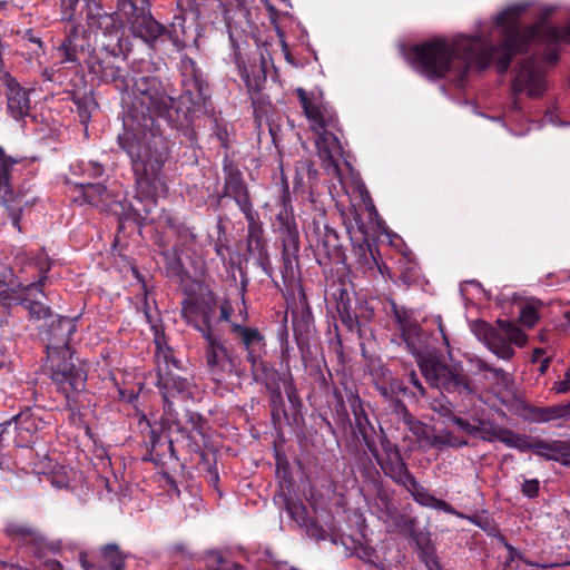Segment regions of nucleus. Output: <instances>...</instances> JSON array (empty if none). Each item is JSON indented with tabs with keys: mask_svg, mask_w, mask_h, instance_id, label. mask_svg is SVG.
Instances as JSON below:
<instances>
[{
	"mask_svg": "<svg viewBox=\"0 0 570 570\" xmlns=\"http://www.w3.org/2000/svg\"><path fill=\"white\" fill-rule=\"evenodd\" d=\"M275 232L282 244V267L284 281L295 279L298 274L299 233L293 210L282 208L275 216Z\"/></svg>",
	"mask_w": 570,
	"mask_h": 570,
	"instance_id": "10",
	"label": "nucleus"
},
{
	"mask_svg": "<svg viewBox=\"0 0 570 570\" xmlns=\"http://www.w3.org/2000/svg\"><path fill=\"white\" fill-rule=\"evenodd\" d=\"M244 214L247 222V230L262 228L263 224L259 219V214L254 209L252 199L237 206Z\"/></svg>",
	"mask_w": 570,
	"mask_h": 570,
	"instance_id": "55",
	"label": "nucleus"
},
{
	"mask_svg": "<svg viewBox=\"0 0 570 570\" xmlns=\"http://www.w3.org/2000/svg\"><path fill=\"white\" fill-rule=\"evenodd\" d=\"M295 95L301 104L303 112L315 132L340 129V121L335 110L322 102L323 94L296 88Z\"/></svg>",
	"mask_w": 570,
	"mask_h": 570,
	"instance_id": "14",
	"label": "nucleus"
},
{
	"mask_svg": "<svg viewBox=\"0 0 570 570\" xmlns=\"http://www.w3.org/2000/svg\"><path fill=\"white\" fill-rule=\"evenodd\" d=\"M472 331L479 341H482L491 352L503 360H509L514 355L512 344L523 346L527 342V335L508 320H498L495 327L479 320L473 323Z\"/></svg>",
	"mask_w": 570,
	"mask_h": 570,
	"instance_id": "6",
	"label": "nucleus"
},
{
	"mask_svg": "<svg viewBox=\"0 0 570 570\" xmlns=\"http://www.w3.org/2000/svg\"><path fill=\"white\" fill-rule=\"evenodd\" d=\"M130 160L135 178L136 195L132 200L124 199L115 203L114 213L120 222H132L142 226L149 214L155 209L158 188L163 186V169L169 159L170 151L121 149Z\"/></svg>",
	"mask_w": 570,
	"mask_h": 570,
	"instance_id": "3",
	"label": "nucleus"
},
{
	"mask_svg": "<svg viewBox=\"0 0 570 570\" xmlns=\"http://www.w3.org/2000/svg\"><path fill=\"white\" fill-rule=\"evenodd\" d=\"M158 425H160L161 430H170L173 426H176L177 431H183L178 413L174 407L171 399L164 400L163 415Z\"/></svg>",
	"mask_w": 570,
	"mask_h": 570,
	"instance_id": "50",
	"label": "nucleus"
},
{
	"mask_svg": "<svg viewBox=\"0 0 570 570\" xmlns=\"http://www.w3.org/2000/svg\"><path fill=\"white\" fill-rule=\"evenodd\" d=\"M505 432L507 428L500 426L489 419L481 417L478 421V432L475 439L489 443H492L494 441L503 443Z\"/></svg>",
	"mask_w": 570,
	"mask_h": 570,
	"instance_id": "44",
	"label": "nucleus"
},
{
	"mask_svg": "<svg viewBox=\"0 0 570 570\" xmlns=\"http://www.w3.org/2000/svg\"><path fill=\"white\" fill-rule=\"evenodd\" d=\"M17 163L18 160L7 155L3 147L0 146V194L3 205L9 210V218L13 227L21 230L22 206H30L33 200L24 199L23 194H16L11 187V168Z\"/></svg>",
	"mask_w": 570,
	"mask_h": 570,
	"instance_id": "15",
	"label": "nucleus"
},
{
	"mask_svg": "<svg viewBox=\"0 0 570 570\" xmlns=\"http://www.w3.org/2000/svg\"><path fill=\"white\" fill-rule=\"evenodd\" d=\"M22 306L28 309L29 316L37 321L52 318L53 316L50 307L38 301L22 298Z\"/></svg>",
	"mask_w": 570,
	"mask_h": 570,
	"instance_id": "52",
	"label": "nucleus"
},
{
	"mask_svg": "<svg viewBox=\"0 0 570 570\" xmlns=\"http://www.w3.org/2000/svg\"><path fill=\"white\" fill-rule=\"evenodd\" d=\"M30 91L22 87L13 77L8 76L4 81V96L7 111L17 121L23 120L30 114Z\"/></svg>",
	"mask_w": 570,
	"mask_h": 570,
	"instance_id": "26",
	"label": "nucleus"
},
{
	"mask_svg": "<svg viewBox=\"0 0 570 570\" xmlns=\"http://www.w3.org/2000/svg\"><path fill=\"white\" fill-rule=\"evenodd\" d=\"M401 487L404 488V490L411 494L412 499L422 507L425 505L431 495V493L416 480L414 474L406 479Z\"/></svg>",
	"mask_w": 570,
	"mask_h": 570,
	"instance_id": "49",
	"label": "nucleus"
},
{
	"mask_svg": "<svg viewBox=\"0 0 570 570\" xmlns=\"http://www.w3.org/2000/svg\"><path fill=\"white\" fill-rule=\"evenodd\" d=\"M522 494L529 499L537 498L540 491V482L538 479H525L522 483Z\"/></svg>",
	"mask_w": 570,
	"mask_h": 570,
	"instance_id": "61",
	"label": "nucleus"
},
{
	"mask_svg": "<svg viewBox=\"0 0 570 570\" xmlns=\"http://www.w3.org/2000/svg\"><path fill=\"white\" fill-rule=\"evenodd\" d=\"M96 0H61V20L70 24L80 23Z\"/></svg>",
	"mask_w": 570,
	"mask_h": 570,
	"instance_id": "38",
	"label": "nucleus"
},
{
	"mask_svg": "<svg viewBox=\"0 0 570 570\" xmlns=\"http://www.w3.org/2000/svg\"><path fill=\"white\" fill-rule=\"evenodd\" d=\"M400 333L409 353L419 357V367L432 387L449 394L470 395L474 393L471 379L461 367L450 366L434 356L422 357L425 348V337L417 322L401 330Z\"/></svg>",
	"mask_w": 570,
	"mask_h": 570,
	"instance_id": "4",
	"label": "nucleus"
},
{
	"mask_svg": "<svg viewBox=\"0 0 570 570\" xmlns=\"http://www.w3.org/2000/svg\"><path fill=\"white\" fill-rule=\"evenodd\" d=\"M230 333L235 336L237 344L245 353V360L249 363L253 380L256 383L267 384L272 367L271 364L265 361L267 344L263 333L256 327L245 326L238 323L230 324Z\"/></svg>",
	"mask_w": 570,
	"mask_h": 570,
	"instance_id": "7",
	"label": "nucleus"
},
{
	"mask_svg": "<svg viewBox=\"0 0 570 570\" xmlns=\"http://www.w3.org/2000/svg\"><path fill=\"white\" fill-rule=\"evenodd\" d=\"M535 438H531L527 434L517 433L510 429H507L503 444L519 450L520 452H527L533 450V443Z\"/></svg>",
	"mask_w": 570,
	"mask_h": 570,
	"instance_id": "47",
	"label": "nucleus"
},
{
	"mask_svg": "<svg viewBox=\"0 0 570 570\" xmlns=\"http://www.w3.org/2000/svg\"><path fill=\"white\" fill-rule=\"evenodd\" d=\"M470 446V442L465 436L455 434L454 432L442 429L432 434L430 448L438 451H444L446 449H462Z\"/></svg>",
	"mask_w": 570,
	"mask_h": 570,
	"instance_id": "39",
	"label": "nucleus"
},
{
	"mask_svg": "<svg viewBox=\"0 0 570 570\" xmlns=\"http://www.w3.org/2000/svg\"><path fill=\"white\" fill-rule=\"evenodd\" d=\"M539 321V312L535 303H525L519 313V322L527 326L533 327Z\"/></svg>",
	"mask_w": 570,
	"mask_h": 570,
	"instance_id": "54",
	"label": "nucleus"
},
{
	"mask_svg": "<svg viewBox=\"0 0 570 570\" xmlns=\"http://www.w3.org/2000/svg\"><path fill=\"white\" fill-rule=\"evenodd\" d=\"M130 553L124 551L115 542L100 546L94 554L95 560L89 558V553L79 554V563L83 570H125L126 560Z\"/></svg>",
	"mask_w": 570,
	"mask_h": 570,
	"instance_id": "20",
	"label": "nucleus"
},
{
	"mask_svg": "<svg viewBox=\"0 0 570 570\" xmlns=\"http://www.w3.org/2000/svg\"><path fill=\"white\" fill-rule=\"evenodd\" d=\"M355 425V433L358 435L363 442V444L366 446L367 451L371 453V455L374 459H377L379 456V446H377V431L375 429L374 423L370 417L364 420H357V422L354 423Z\"/></svg>",
	"mask_w": 570,
	"mask_h": 570,
	"instance_id": "40",
	"label": "nucleus"
},
{
	"mask_svg": "<svg viewBox=\"0 0 570 570\" xmlns=\"http://www.w3.org/2000/svg\"><path fill=\"white\" fill-rule=\"evenodd\" d=\"M43 421L36 416L30 407H26L9 420L1 422L0 435L2 440L11 430L16 433L14 442L18 446H28L33 442L36 433L42 429Z\"/></svg>",
	"mask_w": 570,
	"mask_h": 570,
	"instance_id": "19",
	"label": "nucleus"
},
{
	"mask_svg": "<svg viewBox=\"0 0 570 570\" xmlns=\"http://www.w3.org/2000/svg\"><path fill=\"white\" fill-rule=\"evenodd\" d=\"M301 304V307L292 309V325L297 346L303 350L307 344V336L314 330V317L305 295H303Z\"/></svg>",
	"mask_w": 570,
	"mask_h": 570,
	"instance_id": "30",
	"label": "nucleus"
},
{
	"mask_svg": "<svg viewBox=\"0 0 570 570\" xmlns=\"http://www.w3.org/2000/svg\"><path fill=\"white\" fill-rule=\"evenodd\" d=\"M383 473L390 478L396 485H402L406 479H409L413 473L409 470L406 462L402 458V455H397L395 459L383 460L381 454L379 453L377 459H374Z\"/></svg>",
	"mask_w": 570,
	"mask_h": 570,
	"instance_id": "36",
	"label": "nucleus"
},
{
	"mask_svg": "<svg viewBox=\"0 0 570 570\" xmlns=\"http://www.w3.org/2000/svg\"><path fill=\"white\" fill-rule=\"evenodd\" d=\"M72 102L77 108L78 116L81 124H87L91 118V111L97 107V104L91 95L83 94L81 96L73 95Z\"/></svg>",
	"mask_w": 570,
	"mask_h": 570,
	"instance_id": "48",
	"label": "nucleus"
},
{
	"mask_svg": "<svg viewBox=\"0 0 570 570\" xmlns=\"http://www.w3.org/2000/svg\"><path fill=\"white\" fill-rule=\"evenodd\" d=\"M49 370L52 382L58 390L70 400L85 389L87 373L80 364L72 361L69 354H48Z\"/></svg>",
	"mask_w": 570,
	"mask_h": 570,
	"instance_id": "11",
	"label": "nucleus"
},
{
	"mask_svg": "<svg viewBox=\"0 0 570 570\" xmlns=\"http://www.w3.org/2000/svg\"><path fill=\"white\" fill-rule=\"evenodd\" d=\"M391 518L393 519L394 525L400 533L409 534L411 537H416V533H415L416 520H415V518L404 514V513H400L397 511H395L391 515Z\"/></svg>",
	"mask_w": 570,
	"mask_h": 570,
	"instance_id": "53",
	"label": "nucleus"
},
{
	"mask_svg": "<svg viewBox=\"0 0 570 570\" xmlns=\"http://www.w3.org/2000/svg\"><path fill=\"white\" fill-rule=\"evenodd\" d=\"M149 0H122L118 11L130 24L135 37L141 38L150 48L168 42L166 26L158 22L149 11Z\"/></svg>",
	"mask_w": 570,
	"mask_h": 570,
	"instance_id": "8",
	"label": "nucleus"
},
{
	"mask_svg": "<svg viewBox=\"0 0 570 570\" xmlns=\"http://www.w3.org/2000/svg\"><path fill=\"white\" fill-rule=\"evenodd\" d=\"M239 76L245 82L248 92H259L266 82V70L264 62L259 67L248 70L246 66L238 65Z\"/></svg>",
	"mask_w": 570,
	"mask_h": 570,
	"instance_id": "43",
	"label": "nucleus"
},
{
	"mask_svg": "<svg viewBox=\"0 0 570 570\" xmlns=\"http://www.w3.org/2000/svg\"><path fill=\"white\" fill-rule=\"evenodd\" d=\"M424 507L425 508L435 509V510H440V511H443V512L449 513V514H455L456 513V511L453 508V505H451L450 503H448L444 500L435 498L433 494L430 495V498L426 501Z\"/></svg>",
	"mask_w": 570,
	"mask_h": 570,
	"instance_id": "60",
	"label": "nucleus"
},
{
	"mask_svg": "<svg viewBox=\"0 0 570 570\" xmlns=\"http://www.w3.org/2000/svg\"><path fill=\"white\" fill-rule=\"evenodd\" d=\"M415 542L420 550V557L429 569L432 570V567H438L434 548L431 546L430 540L422 534H417Z\"/></svg>",
	"mask_w": 570,
	"mask_h": 570,
	"instance_id": "51",
	"label": "nucleus"
},
{
	"mask_svg": "<svg viewBox=\"0 0 570 570\" xmlns=\"http://www.w3.org/2000/svg\"><path fill=\"white\" fill-rule=\"evenodd\" d=\"M203 348L207 372L214 381L222 382L232 374H238L242 358L219 333L204 337Z\"/></svg>",
	"mask_w": 570,
	"mask_h": 570,
	"instance_id": "9",
	"label": "nucleus"
},
{
	"mask_svg": "<svg viewBox=\"0 0 570 570\" xmlns=\"http://www.w3.org/2000/svg\"><path fill=\"white\" fill-rule=\"evenodd\" d=\"M149 432L147 435L146 444L148 449V454L144 456L145 461L158 463L161 461L164 456V451H161L160 448L167 446L169 451H174V444L173 441L169 439L168 435L164 436L163 433L165 430L160 429V425L157 423L149 424Z\"/></svg>",
	"mask_w": 570,
	"mask_h": 570,
	"instance_id": "34",
	"label": "nucleus"
},
{
	"mask_svg": "<svg viewBox=\"0 0 570 570\" xmlns=\"http://www.w3.org/2000/svg\"><path fill=\"white\" fill-rule=\"evenodd\" d=\"M223 179L222 198H232L237 206L252 199L243 173L227 156L223 160Z\"/></svg>",
	"mask_w": 570,
	"mask_h": 570,
	"instance_id": "24",
	"label": "nucleus"
},
{
	"mask_svg": "<svg viewBox=\"0 0 570 570\" xmlns=\"http://www.w3.org/2000/svg\"><path fill=\"white\" fill-rule=\"evenodd\" d=\"M127 49L118 39L117 42H102L98 49L87 53L83 63L88 73L100 83H111L119 92H127L129 80L120 62L126 59Z\"/></svg>",
	"mask_w": 570,
	"mask_h": 570,
	"instance_id": "5",
	"label": "nucleus"
},
{
	"mask_svg": "<svg viewBox=\"0 0 570 570\" xmlns=\"http://www.w3.org/2000/svg\"><path fill=\"white\" fill-rule=\"evenodd\" d=\"M395 416L397 421L402 423L409 432L415 438L416 442L421 446H430L432 439V429L426 423L417 420L404 404V402L395 403Z\"/></svg>",
	"mask_w": 570,
	"mask_h": 570,
	"instance_id": "28",
	"label": "nucleus"
},
{
	"mask_svg": "<svg viewBox=\"0 0 570 570\" xmlns=\"http://www.w3.org/2000/svg\"><path fill=\"white\" fill-rule=\"evenodd\" d=\"M552 391L557 394H567L570 392V367L567 370L563 380L554 382Z\"/></svg>",
	"mask_w": 570,
	"mask_h": 570,
	"instance_id": "64",
	"label": "nucleus"
},
{
	"mask_svg": "<svg viewBox=\"0 0 570 570\" xmlns=\"http://www.w3.org/2000/svg\"><path fill=\"white\" fill-rule=\"evenodd\" d=\"M215 306L204 298L188 297L181 302V317L200 333L202 337L217 334L213 326Z\"/></svg>",
	"mask_w": 570,
	"mask_h": 570,
	"instance_id": "18",
	"label": "nucleus"
},
{
	"mask_svg": "<svg viewBox=\"0 0 570 570\" xmlns=\"http://www.w3.org/2000/svg\"><path fill=\"white\" fill-rule=\"evenodd\" d=\"M481 417H473L472 421L462 416H451V423L456 425L458 429L465 434L475 439L478 432V421Z\"/></svg>",
	"mask_w": 570,
	"mask_h": 570,
	"instance_id": "56",
	"label": "nucleus"
},
{
	"mask_svg": "<svg viewBox=\"0 0 570 570\" xmlns=\"http://www.w3.org/2000/svg\"><path fill=\"white\" fill-rule=\"evenodd\" d=\"M184 245L179 242L175 243L170 248L161 252L165 262L166 275L168 277L184 279L188 273L185 269L181 254Z\"/></svg>",
	"mask_w": 570,
	"mask_h": 570,
	"instance_id": "37",
	"label": "nucleus"
},
{
	"mask_svg": "<svg viewBox=\"0 0 570 570\" xmlns=\"http://www.w3.org/2000/svg\"><path fill=\"white\" fill-rule=\"evenodd\" d=\"M517 412L528 423H556V426L560 428L570 422V400L566 403L548 406H537L529 402H521Z\"/></svg>",
	"mask_w": 570,
	"mask_h": 570,
	"instance_id": "17",
	"label": "nucleus"
},
{
	"mask_svg": "<svg viewBox=\"0 0 570 570\" xmlns=\"http://www.w3.org/2000/svg\"><path fill=\"white\" fill-rule=\"evenodd\" d=\"M246 248L247 252L256 259L258 266L266 274H269L272 266L263 227L247 230Z\"/></svg>",
	"mask_w": 570,
	"mask_h": 570,
	"instance_id": "33",
	"label": "nucleus"
},
{
	"mask_svg": "<svg viewBox=\"0 0 570 570\" xmlns=\"http://www.w3.org/2000/svg\"><path fill=\"white\" fill-rule=\"evenodd\" d=\"M77 331L76 320L66 316L51 318L45 332L47 341V354L65 353L70 355L71 336Z\"/></svg>",
	"mask_w": 570,
	"mask_h": 570,
	"instance_id": "22",
	"label": "nucleus"
},
{
	"mask_svg": "<svg viewBox=\"0 0 570 570\" xmlns=\"http://www.w3.org/2000/svg\"><path fill=\"white\" fill-rule=\"evenodd\" d=\"M356 554L360 559L371 564H376L379 560L377 552L372 547H361L356 550Z\"/></svg>",
	"mask_w": 570,
	"mask_h": 570,
	"instance_id": "63",
	"label": "nucleus"
},
{
	"mask_svg": "<svg viewBox=\"0 0 570 570\" xmlns=\"http://www.w3.org/2000/svg\"><path fill=\"white\" fill-rule=\"evenodd\" d=\"M91 33L81 23H72L66 27L65 38L58 47L63 57V62L83 63L87 53H91Z\"/></svg>",
	"mask_w": 570,
	"mask_h": 570,
	"instance_id": "16",
	"label": "nucleus"
},
{
	"mask_svg": "<svg viewBox=\"0 0 570 570\" xmlns=\"http://www.w3.org/2000/svg\"><path fill=\"white\" fill-rule=\"evenodd\" d=\"M168 551L171 556L181 557L184 559H191L194 554L190 552V549L185 542H175L170 544Z\"/></svg>",
	"mask_w": 570,
	"mask_h": 570,
	"instance_id": "62",
	"label": "nucleus"
},
{
	"mask_svg": "<svg viewBox=\"0 0 570 570\" xmlns=\"http://www.w3.org/2000/svg\"><path fill=\"white\" fill-rule=\"evenodd\" d=\"M523 10L521 6H510L497 14L494 23L502 28L498 46L484 43L479 37H460L453 41L433 38L412 46L404 57L429 80H440L453 73L456 82L463 83L471 68L483 71L492 62L499 73H505L514 56L527 52L532 43H570V23L558 28L540 21L523 27L518 22Z\"/></svg>",
	"mask_w": 570,
	"mask_h": 570,
	"instance_id": "2",
	"label": "nucleus"
},
{
	"mask_svg": "<svg viewBox=\"0 0 570 570\" xmlns=\"http://www.w3.org/2000/svg\"><path fill=\"white\" fill-rule=\"evenodd\" d=\"M85 175L91 178L94 181L107 180L105 167L98 163H89L85 169Z\"/></svg>",
	"mask_w": 570,
	"mask_h": 570,
	"instance_id": "59",
	"label": "nucleus"
},
{
	"mask_svg": "<svg viewBox=\"0 0 570 570\" xmlns=\"http://www.w3.org/2000/svg\"><path fill=\"white\" fill-rule=\"evenodd\" d=\"M399 281L404 285H412L419 279V266L412 255L404 254L397 261Z\"/></svg>",
	"mask_w": 570,
	"mask_h": 570,
	"instance_id": "45",
	"label": "nucleus"
},
{
	"mask_svg": "<svg viewBox=\"0 0 570 570\" xmlns=\"http://www.w3.org/2000/svg\"><path fill=\"white\" fill-rule=\"evenodd\" d=\"M547 89L544 71L535 56L520 60L515 67V75L511 83L513 96L511 108L520 111L521 104L518 95L527 92L531 98L540 97Z\"/></svg>",
	"mask_w": 570,
	"mask_h": 570,
	"instance_id": "12",
	"label": "nucleus"
},
{
	"mask_svg": "<svg viewBox=\"0 0 570 570\" xmlns=\"http://www.w3.org/2000/svg\"><path fill=\"white\" fill-rule=\"evenodd\" d=\"M3 532L11 541L23 546L39 547L43 541L39 530L27 522L9 520L4 525Z\"/></svg>",
	"mask_w": 570,
	"mask_h": 570,
	"instance_id": "32",
	"label": "nucleus"
},
{
	"mask_svg": "<svg viewBox=\"0 0 570 570\" xmlns=\"http://www.w3.org/2000/svg\"><path fill=\"white\" fill-rule=\"evenodd\" d=\"M309 246L313 248L318 264L341 262L344 258V250L337 232L327 224L313 220L306 230Z\"/></svg>",
	"mask_w": 570,
	"mask_h": 570,
	"instance_id": "13",
	"label": "nucleus"
},
{
	"mask_svg": "<svg viewBox=\"0 0 570 570\" xmlns=\"http://www.w3.org/2000/svg\"><path fill=\"white\" fill-rule=\"evenodd\" d=\"M157 386L159 387L163 400L178 396L186 399L190 394V383L187 379L169 371L164 372L161 367H158L157 371Z\"/></svg>",
	"mask_w": 570,
	"mask_h": 570,
	"instance_id": "29",
	"label": "nucleus"
},
{
	"mask_svg": "<svg viewBox=\"0 0 570 570\" xmlns=\"http://www.w3.org/2000/svg\"><path fill=\"white\" fill-rule=\"evenodd\" d=\"M36 265L40 273L39 279L21 287L19 291L9 288L4 283L0 282V302L2 303V305H22V298H26L23 296L24 293L27 294L32 289L42 292V287L45 286V283L47 281V273L51 269V261L43 250L37 255Z\"/></svg>",
	"mask_w": 570,
	"mask_h": 570,
	"instance_id": "23",
	"label": "nucleus"
},
{
	"mask_svg": "<svg viewBox=\"0 0 570 570\" xmlns=\"http://www.w3.org/2000/svg\"><path fill=\"white\" fill-rule=\"evenodd\" d=\"M385 313L392 317L399 331L415 324L414 312L404 305L397 304L393 298L386 299Z\"/></svg>",
	"mask_w": 570,
	"mask_h": 570,
	"instance_id": "41",
	"label": "nucleus"
},
{
	"mask_svg": "<svg viewBox=\"0 0 570 570\" xmlns=\"http://www.w3.org/2000/svg\"><path fill=\"white\" fill-rule=\"evenodd\" d=\"M333 297L336 302V311L342 325L347 332L360 333V318L364 316L362 303L357 298H352L344 286H338L333 292Z\"/></svg>",
	"mask_w": 570,
	"mask_h": 570,
	"instance_id": "25",
	"label": "nucleus"
},
{
	"mask_svg": "<svg viewBox=\"0 0 570 570\" xmlns=\"http://www.w3.org/2000/svg\"><path fill=\"white\" fill-rule=\"evenodd\" d=\"M568 450L566 443L559 440L547 441L535 438L532 452L546 460L557 461Z\"/></svg>",
	"mask_w": 570,
	"mask_h": 570,
	"instance_id": "42",
	"label": "nucleus"
},
{
	"mask_svg": "<svg viewBox=\"0 0 570 570\" xmlns=\"http://www.w3.org/2000/svg\"><path fill=\"white\" fill-rule=\"evenodd\" d=\"M377 442H380L385 455L383 460H391L395 459L397 455H402L399 446L387 438V435L385 434L384 430L381 426L380 433L377 434Z\"/></svg>",
	"mask_w": 570,
	"mask_h": 570,
	"instance_id": "57",
	"label": "nucleus"
},
{
	"mask_svg": "<svg viewBox=\"0 0 570 570\" xmlns=\"http://www.w3.org/2000/svg\"><path fill=\"white\" fill-rule=\"evenodd\" d=\"M85 21L90 29L101 30L105 37H110L111 40L115 39V42H117L118 39L122 42L121 36L119 35L120 21L118 14L106 12L98 1L89 8Z\"/></svg>",
	"mask_w": 570,
	"mask_h": 570,
	"instance_id": "27",
	"label": "nucleus"
},
{
	"mask_svg": "<svg viewBox=\"0 0 570 570\" xmlns=\"http://www.w3.org/2000/svg\"><path fill=\"white\" fill-rule=\"evenodd\" d=\"M122 97V130L117 136L120 149L171 151V142L160 129L157 118L176 130L180 144L198 146L195 120L214 111L205 73L191 58L181 61V94L167 95L163 81L150 75H135Z\"/></svg>",
	"mask_w": 570,
	"mask_h": 570,
	"instance_id": "1",
	"label": "nucleus"
},
{
	"mask_svg": "<svg viewBox=\"0 0 570 570\" xmlns=\"http://www.w3.org/2000/svg\"><path fill=\"white\" fill-rule=\"evenodd\" d=\"M185 21L186 19L183 14H176L174 16L171 23L166 26L168 42H171L177 50H180L186 46Z\"/></svg>",
	"mask_w": 570,
	"mask_h": 570,
	"instance_id": "46",
	"label": "nucleus"
},
{
	"mask_svg": "<svg viewBox=\"0 0 570 570\" xmlns=\"http://www.w3.org/2000/svg\"><path fill=\"white\" fill-rule=\"evenodd\" d=\"M375 389L385 401L390 402L392 413L395 415V403L402 401L395 395L393 385H387L386 383H376Z\"/></svg>",
	"mask_w": 570,
	"mask_h": 570,
	"instance_id": "58",
	"label": "nucleus"
},
{
	"mask_svg": "<svg viewBox=\"0 0 570 570\" xmlns=\"http://www.w3.org/2000/svg\"><path fill=\"white\" fill-rule=\"evenodd\" d=\"M353 255L355 256L356 269L367 278L368 282L384 279L390 274L389 267L381 259V254L376 245L364 240L361 244L353 245Z\"/></svg>",
	"mask_w": 570,
	"mask_h": 570,
	"instance_id": "21",
	"label": "nucleus"
},
{
	"mask_svg": "<svg viewBox=\"0 0 570 570\" xmlns=\"http://www.w3.org/2000/svg\"><path fill=\"white\" fill-rule=\"evenodd\" d=\"M334 131L335 130H325L316 132V146L323 160L337 167V160L343 155V146Z\"/></svg>",
	"mask_w": 570,
	"mask_h": 570,
	"instance_id": "35",
	"label": "nucleus"
},
{
	"mask_svg": "<svg viewBox=\"0 0 570 570\" xmlns=\"http://www.w3.org/2000/svg\"><path fill=\"white\" fill-rule=\"evenodd\" d=\"M83 200L101 210H112L115 203L104 181H82L76 185Z\"/></svg>",
	"mask_w": 570,
	"mask_h": 570,
	"instance_id": "31",
	"label": "nucleus"
}]
</instances>
